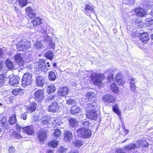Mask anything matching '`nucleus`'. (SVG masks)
I'll return each instance as SVG.
<instances>
[{"label": "nucleus", "instance_id": "25", "mask_svg": "<svg viewBox=\"0 0 153 153\" xmlns=\"http://www.w3.org/2000/svg\"><path fill=\"white\" fill-rule=\"evenodd\" d=\"M12 114L10 116V124H13L16 122V119L15 111H12Z\"/></svg>", "mask_w": 153, "mask_h": 153}, {"label": "nucleus", "instance_id": "34", "mask_svg": "<svg viewBox=\"0 0 153 153\" xmlns=\"http://www.w3.org/2000/svg\"><path fill=\"white\" fill-rule=\"evenodd\" d=\"M111 90L115 93H117L118 92L119 88L117 85L115 83H113L111 85Z\"/></svg>", "mask_w": 153, "mask_h": 153}, {"label": "nucleus", "instance_id": "44", "mask_svg": "<svg viewBox=\"0 0 153 153\" xmlns=\"http://www.w3.org/2000/svg\"><path fill=\"white\" fill-rule=\"evenodd\" d=\"M41 28L39 29V31L43 33H45L47 32V27L45 26H43L41 27Z\"/></svg>", "mask_w": 153, "mask_h": 153}, {"label": "nucleus", "instance_id": "21", "mask_svg": "<svg viewBox=\"0 0 153 153\" xmlns=\"http://www.w3.org/2000/svg\"><path fill=\"white\" fill-rule=\"evenodd\" d=\"M36 106L37 104L36 103H33L27 107V111L29 113L33 112L36 110Z\"/></svg>", "mask_w": 153, "mask_h": 153}, {"label": "nucleus", "instance_id": "56", "mask_svg": "<svg viewBox=\"0 0 153 153\" xmlns=\"http://www.w3.org/2000/svg\"><path fill=\"white\" fill-rule=\"evenodd\" d=\"M16 128L18 131H19L21 130V127L17 124L16 125Z\"/></svg>", "mask_w": 153, "mask_h": 153}, {"label": "nucleus", "instance_id": "17", "mask_svg": "<svg viewBox=\"0 0 153 153\" xmlns=\"http://www.w3.org/2000/svg\"><path fill=\"white\" fill-rule=\"evenodd\" d=\"M115 79L117 83L119 85H123L124 83V80L121 73L117 74L116 76Z\"/></svg>", "mask_w": 153, "mask_h": 153}, {"label": "nucleus", "instance_id": "29", "mask_svg": "<svg viewBox=\"0 0 153 153\" xmlns=\"http://www.w3.org/2000/svg\"><path fill=\"white\" fill-rule=\"evenodd\" d=\"M74 145L78 148L80 147L83 144L82 141L79 140H74L73 142Z\"/></svg>", "mask_w": 153, "mask_h": 153}, {"label": "nucleus", "instance_id": "40", "mask_svg": "<svg viewBox=\"0 0 153 153\" xmlns=\"http://www.w3.org/2000/svg\"><path fill=\"white\" fill-rule=\"evenodd\" d=\"M12 137H15L18 139H20L23 138V137L19 133H17L16 131H13L12 134Z\"/></svg>", "mask_w": 153, "mask_h": 153}, {"label": "nucleus", "instance_id": "23", "mask_svg": "<svg viewBox=\"0 0 153 153\" xmlns=\"http://www.w3.org/2000/svg\"><path fill=\"white\" fill-rule=\"evenodd\" d=\"M56 90V88L53 84L48 85L46 91L47 93L50 94L53 93Z\"/></svg>", "mask_w": 153, "mask_h": 153}, {"label": "nucleus", "instance_id": "48", "mask_svg": "<svg viewBox=\"0 0 153 153\" xmlns=\"http://www.w3.org/2000/svg\"><path fill=\"white\" fill-rule=\"evenodd\" d=\"M5 64L7 68L10 69V59H9L5 60Z\"/></svg>", "mask_w": 153, "mask_h": 153}, {"label": "nucleus", "instance_id": "58", "mask_svg": "<svg viewBox=\"0 0 153 153\" xmlns=\"http://www.w3.org/2000/svg\"><path fill=\"white\" fill-rule=\"evenodd\" d=\"M10 70L13 69L14 68V67L13 66V64L12 62L10 61Z\"/></svg>", "mask_w": 153, "mask_h": 153}, {"label": "nucleus", "instance_id": "43", "mask_svg": "<svg viewBox=\"0 0 153 153\" xmlns=\"http://www.w3.org/2000/svg\"><path fill=\"white\" fill-rule=\"evenodd\" d=\"M18 1L20 5L23 7L26 5L28 0H19Z\"/></svg>", "mask_w": 153, "mask_h": 153}, {"label": "nucleus", "instance_id": "26", "mask_svg": "<svg viewBox=\"0 0 153 153\" xmlns=\"http://www.w3.org/2000/svg\"><path fill=\"white\" fill-rule=\"evenodd\" d=\"M42 20L39 18L36 17L31 22V23L34 26H36L41 24L42 22Z\"/></svg>", "mask_w": 153, "mask_h": 153}, {"label": "nucleus", "instance_id": "61", "mask_svg": "<svg viewBox=\"0 0 153 153\" xmlns=\"http://www.w3.org/2000/svg\"><path fill=\"white\" fill-rule=\"evenodd\" d=\"M149 22L151 25H152L153 24V20L151 19L149 21Z\"/></svg>", "mask_w": 153, "mask_h": 153}, {"label": "nucleus", "instance_id": "51", "mask_svg": "<svg viewBox=\"0 0 153 153\" xmlns=\"http://www.w3.org/2000/svg\"><path fill=\"white\" fill-rule=\"evenodd\" d=\"M4 78V76L3 74H0V84H2L3 82Z\"/></svg>", "mask_w": 153, "mask_h": 153}, {"label": "nucleus", "instance_id": "9", "mask_svg": "<svg viewBox=\"0 0 153 153\" xmlns=\"http://www.w3.org/2000/svg\"><path fill=\"white\" fill-rule=\"evenodd\" d=\"M86 116L88 118L90 119L96 120L97 118V114L96 111L93 110L88 111L86 109Z\"/></svg>", "mask_w": 153, "mask_h": 153}, {"label": "nucleus", "instance_id": "10", "mask_svg": "<svg viewBox=\"0 0 153 153\" xmlns=\"http://www.w3.org/2000/svg\"><path fill=\"white\" fill-rule=\"evenodd\" d=\"M115 70V69L110 68L105 72V74L108 76L107 78L108 82H111L113 80V73Z\"/></svg>", "mask_w": 153, "mask_h": 153}, {"label": "nucleus", "instance_id": "57", "mask_svg": "<svg viewBox=\"0 0 153 153\" xmlns=\"http://www.w3.org/2000/svg\"><path fill=\"white\" fill-rule=\"evenodd\" d=\"M49 45L52 48H54L55 47V44L52 42H50L49 43Z\"/></svg>", "mask_w": 153, "mask_h": 153}, {"label": "nucleus", "instance_id": "63", "mask_svg": "<svg viewBox=\"0 0 153 153\" xmlns=\"http://www.w3.org/2000/svg\"><path fill=\"white\" fill-rule=\"evenodd\" d=\"M82 115H80L79 117V119H82Z\"/></svg>", "mask_w": 153, "mask_h": 153}, {"label": "nucleus", "instance_id": "18", "mask_svg": "<svg viewBox=\"0 0 153 153\" xmlns=\"http://www.w3.org/2000/svg\"><path fill=\"white\" fill-rule=\"evenodd\" d=\"M47 134L46 132L43 130H40L39 131V134L38 135V139L40 142L43 141L46 138Z\"/></svg>", "mask_w": 153, "mask_h": 153}, {"label": "nucleus", "instance_id": "16", "mask_svg": "<svg viewBox=\"0 0 153 153\" xmlns=\"http://www.w3.org/2000/svg\"><path fill=\"white\" fill-rule=\"evenodd\" d=\"M25 10L28 14V16L31 19L34 18L36 16V14L34 13V10L29 7L26 8Z\"/></svg>", "mask_w": 153, "mask_h": 153}, {"label": "nucleus", "instance_id": "35", "mask_svg": "<svg viewBox=\"0 0 153 153\" xmlns=\"http://www.w3.org/2000/svg\"><path fill=\"white\" fill-rule=\"evenodd\" d=\"M18 82L19 80L17 78L13 77L10 78V84H11V85H16Z\"/></svg>", "mask_w": 153, "mask_h": 153}, {"label": "nucleus", "instance_id": "39", "mask_svg": "<svg viewBox=\"0 0 153 153\" xmlns=\"http://www.w3.org/2000/svg\"><path fill=\"white\" fill-rule=\"evenodd\" d=\"M34 47L36 49H39L43 48V45L39 41H37L35 44Z\"/></svg>", "mask_w": 153, "mask_h": 153}, {"label": "nucleus", "instance_id": "36", "mask_svg": "<svg viewBox=\"0 0 153 153\" xmlns=\"http://www.w3.org/2000/svg\"><path fill=\"white\" fill-rule=\"evenodd\" d=\"M136 147V145L135 144H130L128 146L125 147L124 150H131L135 149Z\"/></svg>", "mask_w": 153, "mask_h": 153}, {"label": "nucleus", "instance_id": "2", "mask_svg": "<svg viewBox=\"0 0 153 153\" xmlns=\"http://www.w3.org/2000/svg\"><path fill=\"white\" fill-rule=\"evenodd\" d=\"M91 77L94 84L100 86H102L103 84L102 81L104 77L103 75L94 73L91 74Z\"/></svg>", "mask_w": 153, "mask_h": 153}, {"label": "nucleus", "instance_id": "38", "mask_svg": "<svg viewBox=\"0 0 153 153\" xmlns=\"http://www.w3.org/2000/svg\"><path fill=\"white\" fill-rule=\"evenodd\" d=\"M69 122L70 124L73 127H75L77 124V121L74 119L70 118Z\"/></svg>", "mask_w": 153, "mask_h": 153}, {"label": "nucleus", "instance_id": "45", "mask_svg": "<svg viewBox=\"0 0 153 153\" xmlns=\"http://www.w3.org/2000/svg\"><path fill=\"white\" fill-rule=\"evenodd\" d=\"M67 149L63 147H60L58 149V152L60 153H63L67 152Z\"/></svg>", "mask_w": 153, "mask_h": 153}, {"label": "nucleus", "instance_id": "37", "mask_svg": "<svg viewBox=\"0 0 153 153\" xmlns=\"http://www.w3.org/2000/svg\"><path fill=\"white\" fill-rule=\"evenodd\" d=\"M58 141L55 140L50 142L48 143L49 146L52 148H54L56 147L58 144Z\"/></svg>", "mask_w": 153, "mask_h": 153}, {"label": "nucleus", "instance_id": "27", "mask_svg": "<svg viewBox=\"0 0 153 153\" xmlns=\"http://www.w3.org/2000/svg\"><path fill=\"white\" fill-rule=\"evenodd\" d=\"M45 56L48 59L52 60L53 58L54 54L52 51L49 50L45 53Z\"/></svg>", "mask_w": 153, "mask_h": 153}, {"label": "nucleus", "instance_id": "64", "mask_svg": "<svg viewBox=\"0 0 153 153\" xmlns=\"http://www.w3.org/2000/svg\"><path fill=\"white\" fill-rule=\"evenodd\" d=\"M48 65V67H51V65H50V63L49 62H48L47 63Z\"/></svg>", "mask_w": 153, "mask_h": 153}, {"label": "nucleus", "instance_id": "8", "mask_svg": "<svg viewBox=\"0 0 153 153\" xmlns=\"http://www.w3.org/2000/svg\"><path fill=\"white\" fill-rule=\"evenodd\" d=\"M103 101L105 103H112L115 101L114 97L110 94H105L102 97Z\"/></svg>", "mask_w": 153, "mask_h": 153}, {"label": "nucleus", "instance_id": "6", "mask_svg": "<svg viewBox=\"0 0 153 153\" xmlns=\"http://www.w3.org/2000/svg\"><path fill=\"white\" fill-rule=\"evenodd\" d=\"M44 91L42 89L39 90L34 92V96L36 100L39 101H41L44 97Z\"/></svg>", "mask_w": 153, "mask_h": 153}, {"label": "nucleus", "instance_id": "50", "mask_svg": "<svg viewBox=\"0 0 153 153\" xmlns=\"http://www.w3.org/2000/svg\"><path fill=\"white\" fill-rule=\"evenodd\" d=\"M27 112H25L22 115L21 117L23 120H25L27 119Z\"/></svg>", "mask_w": 153, "mask_h": 153}, {"label": "nucleus", "instance_id": "53", "mask_svg": "<svg viewBox=\"0 0 153 153\" xmlns=\"http://www.w3.org/2000/svg\"><path fill=\"white\" fill-rule=\"evenodd\" d=\"M74 100H73L70 99L67 101V103L68 104H70L74 103Z\"/></svg>", "mask_w": 153, "mask_h": 153}, {"label": "nucleus", "instance_id": "62", "mask_svg": "<svg viewBox=\"0 0 153 153\" xmlns=\"http://www.w3.org/2000/svg\"><path fill=\"white\" fill-rule=\"evenodd\" d=\"M151 15L153 16V9L151 11L150 13Z\"/></svg>", "mask_w": 153, "mask_h": 153}, {"label": "nucleus", "instance_id": "30", "mask_svg": "<svg viewBox=\"0 0 153 153\" xmlns=\"http://www.w3.org/2000/svg\"><path fill=\"white\" fill-rule=\"evenodd\" d=\"M85 10V12L87 13H93L94 12V10L92 7L88 5H86Z\"/></svg>", "mask_w": 153, "mask_h": 153}, {"label": "nucleus", "instance_id": "19", "mask_svg": "<svg viewBox=\"0 0 153 153\" xmlns=\"http://www.w3.org/2000/svg\"><path fill=\"white\" fill-rule=\"evenodd\" d=\"M45 78L42 76H37L36 77V84L38 86L42 87L43 85Z\"/></svg>", "mask_w": 153, "mask_h": 153}, {"label": "nucleus", "instance_id": "52", "mask_svg": "<svg viewBox=\"0 0 153 153\" xmlns=\"http://www.w3.org/2000/svg\"><path fill=\"white\" fill-rule=\"evenodd\" d=\"M82 124L84 127H87L89 126V123L88 121H85L83 122Z\"/></svg>", "mask_w": 153, "mask_h": 153}, {"label": "nucleus", "instance_id": "28", "mask_svg": "<svg viewBox=\"0 0 153 153\" xmlns=\"http://www.w3.org/2000/svg\"><path fill=\"white\" fill-rule=\"evenodd\" d=\"M136 143L138 145V146L139 147H148V143L145 141H137Z\"/></svg>", "mask_w": 153, "mask_h": 153}, {"label": "nucleus", "instance_id": "24", "mask_svg": "<svg viewBox=\"0 0 153 153\" xmlns=\"http://www.w3.org/2000/svg\"><path fill=\"white\" fill-rule=\"evenodd\" d=\"M80 111V108L77 106H73L71 108V114H75L79 113Z\"/></svg>", "mask_w": 153, "mask_h": 153}, {"label": "nucleus", "instance_id": "13", "mask_svg": "<svg viewBox=\"0 0 153 153\" xmlns=\"http://www.w3.org/2000/svg\"><path fill=\"white\" fill-rule=\"evenodd\" d=\"M64 139L66 141H71L73 139V135L72 132L69 131L64 132Z\"/></svg>", "mask_w": 153, "mask_h": 153}, {"label": "nucleus", "instance_id": "46", "mask_svg": "<svg viewBox=\"0 0 153 153\" xmlns=\"http://www.w3.org/2000/svg\"><path fill=\"white\" fill-rule=\"evenodd\" d=\"M130 81V85H132V84L133 85H135V83L137 82L136 79L133 77H131Z\"/></svg>", "mask_w": 153, "mask_h": 153}, {"label": "nucleus", "instance_id": "20", "mask_svg": "<svg viewBox=\"0 0 153 153\" xmlns=\"http://www.w3.org/2000/svg\"><path fill=\"white\" fill-rule=\"evenodd\" d=\"M86 97L88 101L91 102L94 101L96 95L93 92H88L86 95Z\"/></svg>", "mask_w": 153, "mask_h": 153}, {"label": "nucleus", "instance_id": "22", "mask_svg": "<svg viewBox=\"0 0 153 153\" xmlns=\"http://www.w3.org/2000/svg\"><path fill=\"white\" fill-rule=\"evenodd\" d=\"M15 59L19 65H23L24 63L23 58L19 54H17L15 55Z\"/></svg>", "mask_w": 153, "mask_h": 153}, {"label": "nucleus", "instance_id": "55", "mask_svg": "<svg viewBox=\"0 0 153 153\" xmlns=\"http://www.w3.org/2000/svg\"><path fill=\"white\" fill-rule=\"evenodd\" d=\"M4 66V63L2 61H0V71L2 70Z\"/></svg>", "mask_w": 153, "mask_h": 153}, {"label": "nucleus", "instance_id": "12", "mask_svg": "<svg viewBox=\"0 0 153 153\" xmlns=\"http://www.w3.org/2000/svg\"><path fill=\"white\" fill-rule=\"evenodd\" d=\"M69 88L67 87H64L61 88L58 91V95L60 96L65 95L68 93Z\"/></svg>", "mask_w": 153, "mask_h": 153}, {"label": "nucleus", "instance_id": "47", "mask_svg": "<svg viewBox=\"0 0 153 153\" xmlns=\"http://www.w3.org/2000/svg\"><path fill=\"white\" fill-rule=\"evenodd\" d=\"M136 86L135 85H133L132 84V85H130V88L131 90L133 92H135L136 88Z\"/></svg>", "mask_w": 153, "mask_h": 153}, {"label": "nucleus", "instance_id": "3", "mask_svg": "<svg viewBox=\"0 0 153 153\" xmlns=\"http://www.w3.org/2000/svg\"><path fill=\"white\" fill-rule=\"evenodd\" d=\"M76 133L78 136L85 138H89L92 134L90 130L83 128L78 129Z\"/></svg>", "mask_w": 153, "mask_h": 153}, {"label": "nucleus", "instance_id": "5", "mask_svg": "<svg viewBox=\"0 0 153 153\" xmlns=\"http://www.w3.org/2000/svg\"><path fill=\"white\" fill-rule=\"evenodd\" d=\"M38 68L39 71H41L44 72H47L48 70L46 66V64L45 61L43 59L40 60L36 63Z\"/></svg>", "mask_w": 153, "mask_h": 153}, {"label": "nucleus", "instance_id": "1", "mask_svg": "<svg viewBox=\"0 0 153 153\" xmlns=\"http://www.w3.org/2000/svg\"><path fill=\"white\" fill-rule=\"evenodd\" d=\"M31 45L30 43L23 39L19 41L16 45L17 50L19 51L25 52L29 49Z\"/></svg>", "mask_w": 153, "mask_h": 153}, {"label": "nucleus", "instance_id": "4", "mask_svg": "<svg viewBox=\"0 0 153 153\" xmlns=\"http://www.w3.org/2000/svg\"><path fill=\"white\" fill-rule=\"evenodd\" d=\"M32 81V75L31 73H27L23 75L22 80V86L25 87L31 84Z\"/></svg>", "mask_w": 153, "mask_h": 153}, {"label": "nucleus", "instance_id": "11", "mask_svg": "<svg viewBox=\"0 0 153 153\" xmlns=\"http://www.w3.org/2000/svg\"><path fill=\"white\" fill-rule=\"evenodd\" d=\"M139 37L140 40L145 44L147 43V41L149 39L148 34L146 33H141Z\"/></svg>", "mask_w": 153, "mask_h": 153}, {"label": "nucleus", "instance_id": "60", "mask_svg": "<svg viewBox=\"0 0 153 153\" xmlns=\"http://www.w3.org/2000/svg\"><path fill=\"white\" fill-rule=\"evenodd\" d=\"M5 100L7 102V103H9L8 102L10 101V99L7 97H4Z\"/></svg>", "mask_w": 153, "mask_h": 153}, {"label": "nucleus", "instance_id": "32", "mask_svg": "<svg viewBox=\"0 0 153 153\" xmlns=\"http://www.w3.org/2000/svg\"><path fill=\"white\" fill-rule=\"evenodd\" d=\"M22 89L19 88H16L13 89L11 91V93L13 94L15 96H17L19 93L22 92Z\"/></svg>", "mask_w": 153, "mask_h": 153}, {"label": "nucleus", "instance_id": "49", "mask_svg": "<svg viewBox=\"0 0 153 153\" xmlns=\"http://www.w3.org/2000/svg\"><path fill=\"white\" fill-rule=\"evenodd\" d=\"M127 1V4H132L134 3L135 0H126Z\"/></svg>", "mask_w": 153, "mask_h": 153}, {"label": "nucleus", "instance_id": "33", "mask_svg": "<svg viewBox=\"0 0 153 153\" xmlns=\"http://www.w3.org/2000/svg\"><path fill=\"white\" fill-rule=\"evenodd\" d=\"M56 78V76L54 72L51 71L48 73V78L50 80L54 81Z\"/></svg>", "mask_w": 153, "mask_h": 153}, {"label": "nucleus", "instance_id": "59", "mask_svg": "<svg viewBox=\"0 0 153 153\" xmlns=\"http://www.w3.org/2000/svg\"><path fill=\"white\" fill-rule=\"evenodd\" d=\"M4 52L2 49L0 48V58L1 57L3 54Z\"/></svg>", "mask_w": 153, "mask_h": 153}, {"label": "nucleus", "instance_id": "14", "mask_svg": "<svg viewBox=\"0 0 153 153\" xmlns=\"http://www.w3.org/2000/svg\"><path fill=\"white\" fill-rule=\"evenodd\" d=\"M134 12L137 15L140 17H143L146 14L145 10L142 8L138 7L135 9Z\"/></svg>", "mask_w": 153, "mask_h": 153}, {"label": "nucleus", "instance_id": "15", "mask_svg": "<svg viewBox=\"0 0 153 153\" xmlns=\"http://www.w3.org/2000/svg\"><path fill=\"white\" fill-rule=\"evenodd\" d=\"M23 131L27 134L31 135L34 133V130L33 127L28 126L23 128Z\"/></svg>", "mask_w": 153, "mask_h": 153}, {"label": "nucleus", "instance_id": "7", "mask_svg": "<svg viewBox=\"0 0 153 153\" xmlns=\"http://www.w3.org/2000/svg\"><path fill=\"white\" fill-rule=\"evenodd\" d=\"M60 106L56 102H54L51 103L48 108L49 111L55 112L58 111L59 108Z\"/></svg>", "mask_w": 153, "mask_h": 153}, {"label": "nucleus", "instance_id": "54", "mask_svg": "<svg viewBox=\"0 0 153 153\" xmlns=\"http://www.w3.org/2000/svg\"><path fill=\"white\" fill-rule=\"evenodd\" d=\"M41 123L44 125H47L48 123V121L47 120H42Z\"/></svg>", "mask_w": 153, "mask_h": 153}, {"label": "nucleus", "instance_id": "31", "mask_svg": "<svg viewBox=\"0 0 153 153\" xmlns=\"http://www.w3.org/2000/svg\"><path fill=\"white\" fill-rule=\"evenodd\" d=\"M61 135V132L60 130L59 129H56L54 130L53 133V135L55 137V138H57Z\"/></svg>", "mask_w": 153, "mask_h": 153}, {"label": "nucleus", "instance_id": "42", "mask_svg": "<svg viewBox=\"0 0 153 153\" xmlns=\"http://www.w3.org/2000/svg\"><path fill=\"white\" fill-rule=\"evenodd\" d=\"M53 120V123L56 126H59L62 123V122L59 119L54 118Z\"/></svg>", "mask_w": 153, "mask_h": 153}, {"label": "nucleus", "instance_id": "41", "mask_svg": "<svg viewBox=\"0 0 153 153\" xmlns=\"http://www.w3.org/2000/svg\"><path fill=\"white\" fill-rule=\"evenodd\" d=\"M113 111L118 115H120L121 114L120 112L118 109L117 105H115L113 106Z\"/></svg>", "mask_w": 153, "mask_h": 153}]
</instances>
